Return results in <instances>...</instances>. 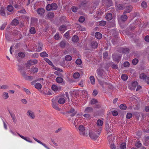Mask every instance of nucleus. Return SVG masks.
I'll use <instances>...</instances> for the list:
<instances>
[{"label":"nucleus","instance_id":"1","mask_svg":"<svg viewBox=\"0 0 149 149\" xmlns=\"http://www.w3.org/2000/svg\"><path fill=\"white\" fill-rule=\"evenodd\" d=\"M78 129L79 134L81 135H85L86 134L84 126L82 125L79 126Z\"/></svg>","mask_w":149,"mask_h":149},{"label":"nucleus","instance_id":"2","mask_svg":"<svg viewBox=\"0 0 149 149\" xmlns=\"http://www.w3.org/2000/svg\"><path fill=\"white\" fill-rule=\"evenodd\" d=\"M89 134L90 137L91 139L94 140L96 139L99 137V135L96 134L95 132L93 133L89 132Z\"/></svg>","mask_w":149,"mask_h":149},{"label":"nucleus","instance_id":"3","mask_svg":"<svg viewBox=\"0 0 149 149\" xmlns=\"http://www.w3.org/2000/svg\"><path fill=\"white\" fill-rule=\"evenodd\" d=\"M137 85L138 83L137 82H133L129 85V88L131 90H135L136 87L137 86Z\"/></svg>","mask_w":149,"mask_h":149},{"label":"nucleus","instance_id":"4","mask_svg":"<svg viewBox=\"0 0 149 149\" xmlns=\"http://www.w3.org/2000/svg\"><path fill=\"white\" fill-rule=\"evenodd\" d=\"M26 114L27 116L31 119H33L35 118L34 112L31 110H28L26 113Z\"/></svg>","mask_w":149,"mask_h":149},{"label":"nucleus","instance_id":"5","mask_svg":"<svg viewBox=\"0 0 149 149\" xmlns=\"http://www.w3.org/2000/svg\"><path fill=\"white\" fill-rule=\"evenodd\" d=\"M125 10L124 12V14L129 13L132 10V7L131 6H127L125 5Z\"/></svg>","mask_w":149,"mask_h":149},{"label":"nucleus","instance_id":"6","mask_svg":"<svg viewBox=\"0 0 149 149\" xmlns=\"http://www.w3.org/2000/svg\"><path fill=\"white\" fill-rule=\"evenodd\" d=\"M115 135L113 134L111 135H109L108 136V143L110 144L112 143V141H113V143H114V140L115 139Z\"/></svg>","mask_w":149,"mask_h":149},{"label":"nucleus","instance_id":"7","mask_svg":"<svg viewBox=\"0 0 149 149\" xmlns=\"http://www.w3.org/2000/svg\"><path fill=\"white\" fill-rule=\"evenodd\" d=\"M125 4H116L115 5V7L117 11L120 10H123L125 8Z\"/></svg>","mask_w":149,"mask_h":149},{"label":"nucleus","instance_id":"8","mask_svg":"<svg viewBox=\"0 0 149 149\" xmlns=\"http://www.w3.org/2000/svg\"><path fill=\"white\" fill-rule=\"evenodd\" d=\"M51 88L52 90L55 92L60 91L61 90V87L60 86H58L55 84L52 85Z\"/></svg>","mask_w":149,"mask_h":149},{"label":"nucleus","instance_id":"9","mask_svg":"<svg viewBox=\"0 0 149 149\" xmlns=\"http://www.w3.org/2000/svg\"><path fill=\"white\" fill-rule=\"evenodd\" d=\"M37 13L40 16H42L45 12V10L42 8H39L37 10Z\"/></svg>","mask_w":149,"mask_h":149},{"label":"nucleus","instance_id":"10","mask_svg":"<svg viewBox=\"0 0 149 149\" xmlns=\"http://www.w3.org/2000/svg\"><path fill=\"white\" fill-rule=\"evenodd\" d=\"M143 142L145 146H148L149 144V136H145L144 138Z\"/></svg>","mask_w":149,"mask_h":149},{"label":"nucleus","instance_id":"11","mask_svg":"<svg viewBox=\"0 0 149 149\" xmlns=\"http://www.w3.org/2000/svg\"><path fill=\"white\" fill-rule=\"evenodd\" d=\"M54 17V14L52 12H50L45 16V18L46 19H52Z\"/></svg>","mask_w":149,"mask_h":149},{"label":"nucleus","instance_id":"12","mask_svg":"<svg viewBox=\"0 0 149 149\" xmlns=\"http://www.w3.org/2000/svg\"><path fill=\"white\" fill-rule=\"evenodd\" d=\"M90 45L92 48L95 49L97 47L98 44L96 41H93L91 43Z\"/></svg>","mask_w":149,"mask_h":149},{"label":"nucleus","instance_id":"13","mask_svg":"<svg viewBox=\"0 0 149 149\" xmlns=\"http://www.w3.org/2000/svg\"><path fill=\"white\" fill-rule=\"evenodd\" d=\"M103 70L99 68L97 70V76L99 77H100L102 76L103 74Z\"/></svg>","mask_w":149,"mask_h":149},{"label":"nucleus","instance_id":"14","mask_svg":"<svg viewBox=\"0 0 149 149\" xmlns=\"http://www.w3.org/2000/svg\"><path fill=\"white\" fill-rule=\"evenodd\" d=\"M17 134L20 137L27 141L30 143H32V141L30 140V139L29 138L25 137L20 135L19 133H17Z\"/></svg>","mask_w":149,"mask_h":149},{"label":"nucleus","instance_id":"15","mask_svg":"<svg viewBox=\"0 0 149 149\" xmlns=\"http://www.w3.org/2000/svg\"><path fill=\"white\" fill-rule=\"evenodd\" d=\"M37 62L38 61L37 60H32L29 61L27 64L28 65H32L37 64Z\"/></svg>","mask_w":149,"mask_h":149},{"label":"nucleus","instance_id":"16","mask_svg":"<svg viewBox=\"0 0 149 149\" xmlns=\"http://www.w3.org/2000/svg\"><path fill=\"white\" fill-rule=\"evenodd\" d=\"M33 139L36 141L38 143H39L40 144H41L42 145H43L47 149H50L49 148L47 147L45 143H42L40 140H38V139L34 137H33Z\"/></svg>","mask_w":149,"mask_h":149},{"label":"nucleus","instance_id":"17","mask_svg":"<svg viewBox=\"0 0 149 149\" xmlns=\"http://www.w3.org/2000/svg\"><path fill=\"white\" fill-rule=\"evenodd\" d=\"M112 57L113 60L117 62H119L121 58V56H117L114 55H113Z\"/></svg>","mask_w":149,"mask_h":149},{"label":"nucleus","instance_id":"18","mask_svg":"<svg viewBox=\"0 0 149 149\" xmlns=\"http://www.w3.org/2000/svg\"><path fill=\"white\" fill-rule=\"evenodd\" d=\"M2 97L4 100L7 99L9 97L8 93L6 92H4L2 94Z\"/></svg>","mask_w":149,"mask_h":149},{"label":"nucleus","instance_id":"19","mask_svg":"<svg viewBox=\"0 0 149 149\" xmlns=\"http://www.w3.org/2000/svg\"><path fill=\"white\" fill-rule=\"evenodd\" d=\"M102 130L101 127H97L96 128L95 132L98 135H100Z\"/></svg>","mask_w":149,"mask_h":149},{"label":"nucleus","instance_id":"20","mask_svg":"<svg viewBox=\"0 0 149 149\" xmlns=\"http://www.w3.org/2000/svg\"><path fill=\"white\" fill-rule=\"evenodd\" d=\"M103 123V121L100 119L97 120L96 122V124L98 126V127H101Z\"/></svg>","mask_w":149,"mask_h":149},{"label":"nucleus","instance_id":"21","mask_svg":"<svg viewBox=\"0 0 149 149\" xmlns=\"http://www.w3.org/2000/svg\"><path fill=\"white\" fill-rule=\"evenodd\" d=\"M10 115L12 118L14 123H16L17 122V120L16 118L15 115L11 112H10Z\"/></svg>","mask_w":149,"mask_h":149},{"label":"nucleus","instance_id":"22","mask_svg":"<svg viewBox=\"0 0 149 149\" xmlns=\"http://www.w3.org/2000/svg\"><path fill=\"white\" fill-rule=\"evenodd\" d=\"M52 102H53L52 104V107H53L57 110H60L59 108L57 106V104L54 101V100L53 99H52Z\"/></svg>","mask_w":149,"mask_h":149},{"label":"nucleus","instance_id":"23","mask_svg":"<svg viewBox=\"0 0 149 149\" xmlns=\"http://www.w3.org/2000/svg\"><path fill=\"white\" fill-rule=\"evenodd\" d=\"M106 19L109 21L111 20L112 18V14L110 13L107 14L106 16Z\"/></svg>","mask_w":149,"mask_h":149},{"label":"nucleus","instance_id":"24","mask_svg":"<svg viewBox=\"0 0 149 149\" xmlns=\"http://www.w3.org/2000/svg\"><path fill=\"white\" fill-rule=\"evenodd\" d=\"M95 36L97 39H100L102 38V35L99 32H96L95 33Z\"/></svg>","mask_w":149,"mask_h":149},{"label":"nucleus","instance_id":"25","mask_svg":"<svg viewBox=\"0 0 149 149\" xmlns=\"http://www.w3.org/2000/svg\"><path fill=\"white\" fill-rule=\"evenodd\" d=\"M68 113H71L70 115L71 116H73L77 113V112L74 111V109L72 108L70 111L68 112Z\"/></svg>","mask_w":149,"mask_h":149},{"label":"nucleus","instance_id":"26","mask_svg":"<svg viewBox=\"0 0 149 149\" xmlns=\"http://www.w3.org/2000/svg\"><path fill=\"white\" fill-rule=\"evenodd\" d=\"M19 23V22L18 20L16 19H15L11 22V24L12 25L17 26L18 24Z\"/></svg>","mask_w":149,"mask_h":149},{"label":"nucleus","instance_id":"27","mask_svg":"<svg viewBox=\"0 0 149 149\" xmlns=\"http://www.w3.org/2000/svg\"><path fill=\"white\" fill-rule=\"evenodd\" d=\"M139 77L140 79L145 80L147 78V76L145 74L142 73L140 74L139 75Z\"/></svg>","mask_w":149,"mask_h":149},{"label":"nucleus","instance_id":"28","mask_svg":"<svg viewBox=\"0 0 149 149\" xmlns=\"http://www.w3.org/2000/svg\"><path fill=\"white\" fill-rule=\"evenodd\" d=\"M13 7L11 5H8L7 7V10L10 12H12L13 11Z\"/></svg>","mask_w":149,"mask_h":149},{"label":"nucleus","instance_id":"29","mask_svg":"<svg viewBox=\"0 0 149 149\" xmlns=\"http://www.w3.org/2000/svg\"><path fill=\"white\" fill-rule=\"evenodd\" d=\"M44 59L50 65L52 66V67L53 66H54V65L53 64L52 61H50L49 59L47 58H44Z\"/></svg>","mask_w":149,"mask_h":149},{"label":"nucleus","instance_id":"30","mask_svg":"<svg viewBox=\"0 0 149 149\" xmlns=\"http://www.w3.org/2000/svg\"><path fill=\"white\" fill-rule=\"evenodd\" d=\"M105 129L107 133H109V132H112V130L110 129V128L108 124L106 125Z\"/></svg>","mask_w":149,"mask_h":149},{"label":"nucleus","instance_id":"31","mask_svg":"<svg viewBox=\"0 0 149 149\" xmlns=\"http://www.w3.org/2000/svg\"><path fill=\"white\" fill-rule=\"evenodd\" d=\"M40 56L42 57H47L48 56V55L47 53L45 51L40 53Z\"/></svg>","mask_w":149,"mask_h":149},{"label":"nucleus","instance_id":"32","mask_svg":"<svg viewBox=\"0 0 149 149\" xmlns=\"http://www.w3.org/2000/svg\"><path fill=\"white\" fill-rule=\"evenodd\" d=\"M35 87L38 89H40L42 87V86L41 84L38 83H36L35 84Z\"/></svg>","mask_w":149,"mask_h":149},{"label":"nucleus","instance_id":"33","mask_svg":"<svg viewBox=\"0 0 149 149\" xmlns=\"http://www.w3.org/2000/svg\"><path fill=\"white\" fill-rule=\"evenodd\" d=\"M89 79L91 84H92L94 85L95 83L94 77L93 76H91L90 77Z\"/></svg>","mask_w":149,"mask_h":149},{"label":"nucleus","instance_id":"34","mask_svg":"<svg viewBox=\"0 0 149 149\" xmlns=\"http://www.w3.org/2000/svg\"><path fill=\"white\" fill-rule=\"evenodd\" d=\"M102 1L104 3H109L110 4L109 5H108L109 6H111L112 4L111 0H102Z\"/></svg>","mask_w":149,"mask_h":149},{"label":"nucleus","instance_id":"35","mask_svg":"<svg viewBox=\"0 0 149 149\" xmlns=\"http://www.w3.org/2000/svg\"><path fill=\"white\" fill-rule=\"evenodd\" d=\"M0 14L3 16H5L6 14L4 9L3 7H1L0 10Z\"/></svg>","mask_w":149,"mask_h":149},{"label":"nucleus","instance_id":"36","mask_svg":"<svg viewBox=\"0 0 149 149\" xmlns=\"http://www.w3.org/2000/svg\"><path fill=\"white\" fill-rule=\"evenodd\" d=\"M56 80L57 83H62L63 82V79L61 77H57L56 78Z\"/></svg>","mask_w":149,"mask_h":149},{"label":"nucleus","instance_id":"37","mask_svg":"<svg viewBox=\"0 0 149 149\" xmlns=\"http://www.w3.org/2000/svg\"><path fill=\"white\" fill-rule=\"evenodd\" d=\"M30 33L32 34H34L36 33L35 28L34 27H31L29 30Z\"/></svg>","mask_w":149,"mask_h":149},{"label":"nucleus","instance_id":"38","mask_svg":"<svg viewBox=\"0 0 149 149\" xmlns=\"http://www.w3.org/2000/svg\"><path fill=\"white\" fill-rule=\"evenodd\" d=\"M65 102V100L63 98L61 97L59 99L58 102L60 104H63Z\"/></svg>","mask_w":149,"mask_h":149},{"label":"nucleus","instance_id":"39","mask_svg":"<svg viewBox=\"0 0 149 149\" xmlns=\"http://www.w3.org/2000/svg\"><path fill=\"white\" fill-rule=\"evenodd\" d=\"M51 6L52 8V10H55L57 8V4L55 3H52L51 4Z\"/></svg>","mask_w":149,"mask_h":149},{"label":"nucleus","instance_id":"40","mask_svg":"<svg viewBox=\"0 0 149 149\" xmlns=\"http://www.w3.org/2000/svg\"><path fill=\"white\" fill-rule=\"evenodd\" d=\"M72 40L74 42H76L78 40V37L77 36H74L72 38Z\"/></svg>","mask_w":149,"mask_h":149},{"label":"nucleus","instance_id":"41","mask_svg":"<svg viewBox=\"0 0 149 149\" xmlns=\"http://www.w3.org/2000/svg\"><path fill=\"white\" fill-rule=\"evenodd\" d=\"M9 86L7 85H4L2 86L0 85V89L6 90L8 89Z\"/></svg>","mask_w":149,"mask_h":149},{"label":"nucleus","instance_id":"42","mask_svg":"<svg viewBox=\"0 0 149 149\" xmlns=\"http://www.w3.org/2000/svg\"><path fill=\"white\" fill-rule=\"evenodd\" d=\"M73 77L74 79H77L80 77V74L78 72H75L73 74Z\"/></svg>","mask_w":149,"mask_h":149},{"label":"nucleus","instance_id":"43","mask_svg":"<svg viewBox=\"0 0 149 149\" xmlns=\"http://www.w3.org/2000/svg\"><path fill=\"white\" fill-rule=\"evenodd\" d=\"M127 18V17L125 15H123L121 16V20L123 21H125Z\"/></svg>","mask_w":149,"mask_h":149},{"label":"nucleus","instance_id":"44","mask_svg":"<svg viewBox=\"0 0 149 149\" xmlns=\"http://www.w3.org/2000/svg\"><path fill=\"white\" fill-rule=\"evenodd\" d=\"M38 71V69L37 68L33 67L31 70V73H36Z\"/></svg>","mask_w":149,"mask_h":149},{"label":"nucleus","instance_id":"45","mask_svg":"<svg viewBox=\"0 0 149 149\" xmlns=\"http://www.w3.org/2000/svg\"><path fill=\"white\" fill-rule=\"evenodd\" d=\"M59 30L61 33H63L65 30V26L64 25H62L59 28Z\"/></svg>","mask_w":149,"mask_h":149},{"label":"nucleus","instance_id":"46","mask_svg":"<svg viewBox=\"0 0 149 149\" xmlns=\"http://www.w3.org/2000/svg\"><path fill=\"white\" fill-rule=\"evenodd\" d=\"M126 144L125 143H122L120 146V148L118 149H124L126 148Z\"/></svg>","mask_w":149,"mask_h":149},{"label":"nucleus","instance_id":"47","mask_svg":"<svg viewBox=\"0 0 149 149\" xmlns=\"http://www.w3.org/2000/svg\"><path fill=\"white\" fill-rule=\"evenodd\" d=\"M135 146L138 148H139L142 146V144L140 141H136L135 143Z\"/></svg>","mask_w":149,"mask_h":149},{"label":"nucleus","instance_id":"48","mask_svg":"<svg viewBox=\"0 0 149 149\" xmlns=\"http://www.w3.org/2000/svg\"><path fill=\"white\" fill-rule=\"evenodd\" d=\"M129 49L127 48H122L121 49V51L123 53H127L128 52Z\"/></svg>","mask_w":149,"mask_h":149},{"label":"nucleus","instance_id":"49","mask_svg":"<svg viewBox=\"0 0 149 149\" xmlns=\"http://www.w3.org/2000/svg\"><path fill=\"white\" fill-rule=\"evenodd\" d=\"M22 90L25 91L27 94L29 95L31 94V92L29 89L23 88Z\"/></svg>","mask_w":149,"mask_h":149},{"label":"nucleus","instance_id":"50","mask_svg":"<svg viewBox=\"0 0 149 149\" xmlns=\"http://www.w3.org/2000/svg\"><path fill=\"white\" fill-rule=\"evenodd\" d=\"M120 109L123 110H125L127 108V106L125 104H122L120 106Z\"/></svg>","mask_w":149,"mask_h":149},{"label":"nucleus","instance_id":"51","mask_svg":"<svg viewBox=\"0 0 149 149\" xmlns=\"http://www.w3.org/2000/svg\"><path fill=\"white\" fill-rule=\"evenodd\" d=\"M128 77L125 74H122L121 76L122 79L124 81L127 80L128 79Z\"/></svg>","mask_w":149,"mask_h":149},{"label":"nucleus","instance_id":"52","mask_svg":"<svg viewBox=\"0 0 149 149\" xmlns=\"http://www.w3.org/2000/svg\"><path fill=\"white\" fill-rule=\"evenodd\" d=\"M42 45L41 44L39 43L38 46V49L36 50L38 52H40L42 49Z\"/></svg>","mask_w":149,"mask_h":149},{"label":"nucleus","instance_id":"53","mask_svg":"<svg viewBox=\"0 0 149 149\" xmlns=\"http://www.w3.org/2000/svg\"><path fill=\"white\" fill-rule=\"evenodd\" d=\"M72 59L71 56L70 55H67L66 56V61H70Z\"/></svg>","mask_w":149,"mask_h":149},{"label":"nucleus","instance_id":"54","mask_svg":"<svg viewBox=\"0 0 149 149\" xmlns=\"http://www.w3.org/2000/svg\"><path fill=\"white\" fill-rule=\"evenodd\" d=\"M92 110V108L91 107H88L86 109L84 112L85 113H88L90 112Z\"/></svg>","mask_w":149,"mask_h":149},{"label":"nucleus","instance_id":"55","mask_svg":"<svg viewBox=\"0 0 149 149\" xmlns=\"http://www.w3.org/2000/svg\"><path fill=\"white\" fill-rule=\"evenodd\" d=\"M132 116V113H127L126 116V117L127 119H130Z\"/></svg>","mask_w":149,"mask_h":149},{"label":"nucleus","instance_id":"56","mask_svg":"<svg viewBox=\"0 0 149 149\" xmlns=\"http://www.w3.org/2000/svg\"><path fill=\"white\" fill-rule=\"evenodd\" d=\"M46 10L48 11L52 10V8L51 4H48L46 6Z\"/></svg>","mask_w":149,"mask_h":149},{"label":"nucleus","instance_id":"57","mask_svg":"<svg viewBox=\"0 0 149 149\" xmlns=\"http://www.w3.org/2000/svg\"><path fill=\"white\" fill-rule=\"evenodd\" d=\"M60 46L62 48H64L65 47V41H62L60 43Z\"/></svg>","mask_w":149,"mask_h":149},{"label":"nucleus","instance_id":"58","mask_svg":"<svg viewBox=\"0 0 149 149\" xmlns=\"http://www.w3.org/2000/svg\"><path fill=\"white\" fill-rule=\"evenodd\" d=\"M18 56L21 57H24L25 55V54L23 52H21L18 53Z\"/></svg>","mask_w":149,"mask_h":149},{"label":"nucleus","instance_id":"59","mask_svg":"<svg viewBox=\"0 0 149 149\" xmlns=\"http://www.w3.org/2000/svg\"><path fill=\"white\" fill-rule=\"evenodd\" d=\"M85 19L84 17L81 16L79 19V21L80 22H83L85 20Z\"/></svg>","mask_w":149,"mask_h":149},{"label":"nucleus","instance_id":"60","mask_svg":"<svg viewBox=\"0 0 149 149\" xmlns=\"http://www.w3.org/2000/svg\"><path fill=\"white\" fill-rule=\"evenodd\" d=\"M138 62V60L136 58H135L132 61V63L133 64L136 65Z\"/></svg>","mask_w":149,"mask_h":149},{"label":"nucleus","instance_id":"61","mask_svg":"<svg viewBox=\"0 0 149 149\" xmlns=\"http://www.w3.org/2000/svg\"><path fill=\"white\" fill-rule=\"evenodd\" d=\"M81 60L80 59H77L76 61V63L77 65H80L81 63Z\"/></svg>","mask_w":149,"mask_h":149},{"label":"nucleus","instance_id":"62","mask_svg":"<svg viewBox=\"0 0 149 149\" xmlns=\"http://www.w3.org/2000/svg\"><path fill=\"white\" fill-rule=\"evenodd\" d=\"M106 24V22L104 21H101L100 22V24L101 26H104Z\"/></svg>","mask_w":149,"mask_h":149},{"label":"nucleus","instance_id":"63","mask_svg":"<svg viewBox=\"0 0 149 149\" xmlns=\"http://www.w3.org/2000/svg\"><path fill=\"white\" fill-rule=\"evenodd\" d=\"M141 6L143 8H146L147 6L146 3L145 1H143L141 3Z\"/></svg>","mask_w":149,"mask_h":149},{"label":"nucleus","instance_id":"64","mask_svg":"<svg viewBox=\"0 0 149 149\" xmlns=\"http://www.w3.org/2000/svg\"><path fill=\"white\" fill-rule=\"evenodd\" d=\"M97 102V100L95 99H92L91 101V103L92 104H94Z\"/></svg>","mask_w":149,"mask_h":149}]
</instances>
